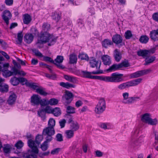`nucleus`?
<instances>
[{"label": "nucleus", "mask_w": 158, "mask_h": 158, "mask_svg": "<svg viewBox=\"0 0 158 158\" xmlns=\"http://www.w3.org/2000/svg\"><path fill=\"white\" fill-rule=\"evenodd\" d=\"M28 145L31 149H29L27 152L23 154V158H37L39 153V150L36 147V144L32 140H29Z\"/></svg>", "instance_id": "obj_1"}, {"label": "nucleus", "mask_w": 158, "mask_h": 158, "mask_svg": "<svg viewBox=\"0 0 158 158\" xmlns=\"http://www.w3.org/2000/svg\"><path fill=\"white\" fill-rule=\"evenodd\" d=\"M38 38L45 44L48 43V45L51 46L55 44L57 38L47 32L41 31L38 36Z\"/></svg>", "instance_id": "obj_2"}, {"label": "nucleus", "mask_w": 158, "mask_h": 158, "mask_svg": "<svg viewBox=\"0 0 158 158\" xmlns=\"http://www.w3.org/2000/svg\"><path fill=\"white\" fill-rule=\"evenodd\" d=\"M123 75L118 73H112L110 76H101V81L106 82L118 83L123 81L122 77Z\"/></svg>", "instance_id": "obj_3"}, {"label": "nucleus", "mask_w": 158, "mask_h": 158, "mask_svg": "<svg viewBox=\"0 0 158 158\" xmlns=\"http://www.w3.org/2000/svg\"><path fill=\"white\" fill-rule=\"evenodd\" d=\"M102 73L100 71H96L91 72L86 71H79L75 74L78 76H80L81 77L90 79H96L101 80V76H92L91 74H97Z\"/></svg>", "instance_id": "obj_4"}, {"label": "nucleus", "mask_w": 158, "mask_h": 158, "mask_svg": "<svg viewBox=\"0 0 158 158\" xmlns=\"http://www.w3.org/2000/svg\"><path fill=\"white\" fill-rule=\"evenodd\" d=\"M142 81V79L140 78L123 83L119 85L118 88L120 90H123L130 87L136 86L141 83Z\"/></svg>", "instance_id": "obj_5"}, {"label": "nucleus", "mask_w": 158, "mask_h": 158, "mask_svg": "<svg viewBox=\"0 0 158 158\" xmlns=\"http://www.w3.org/2000/svg\"><path fill=\"white\" fill-rule=\"evenodd\" d=\"M106 108V103L105 100L103 98H101L95 107L94 111L97 114H100L105 110Z\"/></svg>", "instance_id": "obj_6"}, {"label": "nucleus", "mask_w": 158, "mask_h": 158, "mask_svg": "<svg viewBox=\"0 0 158 158\" xmlns=\"http://www.w3.org/2000/svg\"><path fill=\"white\" fill-rule=\"evenodd\" d=\"M73 97V94L69 91H66L65 94L62 97V100L65 105L69 104L72 101Z\"/></svg>", "instance_id": "obj_7"}, {"label": "nucleus", "mask_w": 158, "mask_h": 158, "mask_svg": "<svg viewBox=\"0 0 158 158\" xmlns=\"http://www.w3.org/2000/svg\"><path fill=\"white\" fill-rule=\"evenodd\" d=\"M155 50L154 49L149 50H140L137 52V54L139 56H142L143 58H146L151 54L154 53Z\"/></svg>", "instance_id": "obj_8"}, {"label": "nucleus", "mask_w": 158, "mask_h": 158, "mask_svg": "<svg viewBox=\"0 0 158 158\" xmlns=\"http://www.w3.org/2000/svg\"><path fill=\"white\" fill-rule=\"evenodd\" d=\"M101 64V62L100 60H99L93 58L89 60V64L90 67L92 68L95 67L97 69L96 71H100L99 69Z\"/></svg>", "instance_id": "obj_9"}, {"label": "nucleus", "mask_w": 158, "mask_h": 158, "mask_svg": "<svg viewBox=\"0 0 158 158\" xmlns=\"http://www.w3.org/2000/svg\"><path fill=\"white\" fill-rule=\"evenodd\" d=\"M2 17L7 25L9 23V20L12 17V14L10 11L8 10H5L2 13Z\"/></svg>", "instance_id": "obj_10"}, {"label": "nucleus", "mask_w": 158, "mask_h": 158, "mask_svg": "<svg viewBox=\"0 0 158 158\" xmlns=\"http://www.w3.org/2000/svg\"><path fill=\"white\" fill-rule=\"evenodd\" d=\"M151 71V70L150 69L139 71L132 73L131 76L132 78H136L146 74L150 72Z\"/></svg>", "instance_id": "obj_11"}, {"label": "nucleus", "mask_w": 158, "mask_h": 158, "mask_svg": "<svg viewBox=\"0 0 158 158\" xmlns=\"http://www.w3.org/2000/svg\"><path fill=\"white\" fill-rule=\"evenodd\" d=\"M63 60L64 57L63 56H57L56 58L54 60V64L60 69H64V67L61 64Z\"/></svg>", "instance_id": "obj_12"}, {"label": "nucleus", "mask_w": 158, "mask_h": 158, "mask_svg": "<svg viewBox=\"0 0 158 158\" xmlns=\"http://www.w3.org/2000/svg\"><path fill=\"white\" fill-rule=\"evenodd\" d=\"M55 134V131L53 127H48L44 128L42 132V135L44 136L46 135H53Z\"/></svg>", "instance_id": "obj_13"}, {"label": "nucleus", "mask_w": 158, "mask_h": 158, "mask_svg": "<svg viewBox=\"0 0 158 158\" xmlns=\"http://www.w3.org/2000/svg\"><path fill=\"white\" fill-rule=\"evenodd\" d=\"M139 132V131L138 128H135L133 130L132 132V137L130 142L131 145H133L135 143L136 139L135 138L137 136Z\"/></svg>", "instance_id": "obj_14"}, {"label": "nucleus", "mask_w": 158, "mask_h": 158, "mask_svg": "<svg viewBox=\"0 0 158 158\" xmlns=\"http://www.w3.org/2000/svg\"><path fill=\"white\" fill-rule=\"evenodd\" d=\"M149 36L152 40L156 41L158 40V28L150 31Z\"/></svg>", "instance_id": "obj_15"}, {"label": "nucleus", "mask_w": 158, "mask_h": 158, "mask_svg": "<svg viewBox=\"0 0 158 158\" xmlns=\"http://www.w3.org/2000/svg\"><path fill=\"white\" fill-rule=\"evenodd\" d=\"M40 98L39 95H33L31 98V102L34 105H38L40 104Z\"/></svg>", "instance_id": "obj_16"}, {"label": "nucleus", "mask_w": 158, "mask_h": 158, "mask_svg": "<svg viewBox=\"0 0 158 158\" xmlns=\"http://www.w3.org/2000/svg\"><path fill=\"white\" fill-rule=\"evenodd\" d=\"M113 42L116 44H121L123 41V38L121 36L118 34H116L112 37Z\"/></svg>", "instance_id": "obj_17"}, {"label": "nucleus", "mask_w": 158, "mask_h": 158, "mask_svg": "<svg viewBox=\"0 0 158 158\" xmlns=\"http://www.w3.org/2000/svg\"><path fill=\"white\" fill-rule=\"evenodd\" d=\"M68 123L70 124L71 130L74 131H76L79 128V126L78 123L76 122L73 121L72 119H69Z\"/></svg>", "instance_id": "obj_18"}, {"label": "nucleus", "mask_w": 158, "mask_h": 158, "mask_svg": "<svg viewBox=\"0 0 158 158\" xmlns=\"http://www.w3.org/2000/svg\"><path fill=\"white\" fill-rule=\"evenodd\" d=\"M101 59L104 65H109L111 64V58L108 55H104L102 56Z\"/></svg>", "instance_id": "obj_19"}, {"label": "nucleus", "mask_w": 158, "mask_h": 158, "mask_svg": "<svg viewBox=\"0 0 158 158\" xmlns=\"http://www.w3.org/2000/svg\"><path fill=\"white\" fill-rule=\"evenodd\" d=\"M11 70L13 71L12 76L19 74L21 76H24L26 75V73L22 70H19L15 67H12Z\"/></svg>", "instance_id": "obj_20"}, {"label": "nucleus", "mask_w": 158, "mask_h": 158, "mask_svg": "<svg viewBox=\"0 0 158 158\" xmlns=\"http://www.w3.org/2000/svg\"><path fill=\"white\" fill-rule=\"evenodd\" d=\"M64 78L66 80L73 83H76L78 81L76 77L70 75H64Z\"/></svg>", "instance_id": "obj_21"}, {"label": "nucleus", "mask_w": 158, "mask_h": 158, "mask_svg": "<svg viewBox=\"0 0 158 158\" xmlns=\"http://www.w3.org/2000/svg\"><path fill=\"white\" fill-rule=\"evenodd\" d=\"M24 40L27 44L31 43L33 40L34 36L32 34L26 33L24 36Z\"/></svg>", "instance_id": "obj_22"}, {"label": "nucleus", "mask_w": 158, "mask_h": 158, "mask_svg": "<svg viewBox=\"0 0 158 158\" xmlns=\"http://www.w3.org/2000/svg\"><path fill=\"white\" fill-rule=\"evenodd\" d=\"M17 96L14 93H12L10 95L7 102L10 105H12L14 104L16 100Z\"/></svg>", "instance_id": "obj_23"}, {"label": "nucleus", "mask_w": 158, "mask_h": 158, "mask_svg": "<svg viewBox=\"0 0 158 158\" xmlns=\"http://www.w3.org/2000/svg\"><path fill=\"white\" fill-rule=\"evenodd\" d=\"M121 68L119 64H113L106 70V71L110 72L119 69Z\"/></svg>", "instance_id": "obj_24"}, {"label": "nucleus", "mask_w": 158, "mask_h": 158, "mask_svg": "<svg viewBox=\"0 0 158 158\" xmlns=\"http://www.w3.org/2000/svg\"><path fill=\"white\" fill-rule=\"evenodd\" d=\"M60 85L61 86L67 89H69L71 88H75V85H74L68 82L65 83L61 82L60 83Z\"/></svg>", "instance_id": "obj_25"}, {"label": "nucleus", "mask_w": 158, "mask_h": 158, "mask_svg": "<svg viewBox=\"0 0 158 158\" xmlns=\"http://www.w3.org/2000/svg\"><path fill=\"white\" fill-rule=\"evenodd\" d=\"M142 121L151 125H156L157 123L156 119H141Z\"/></svg>", "instance_id": "obj_26"}, {"label": "nucleus", "mask_w": 158, "mask_h": 158, "mask_svg": "<svg viewBox=\"0 0 158 158\" xmlns=\"http://www.w3.org/2000/svg\"><path fill=\"white\" fill-rule=\"evenodd\" d=\"M31 17L28 14H25L23 16V21L24 24H28L31 22Z\"/></svg>", "instance_id": "obj_27"}, {"label": "nucleus", "mask_w": 158, "mask_h": 158, "mask_svg": "<svg viewBox=\"0 0 158 158\" xmlns=\"http://www.w3.org/2000/svg\"><path fill=\"white\" fill-rule=\"evenodd\" d=\"M129 94L128 93L125 92L123 94V102L125 104H130V102H129V99L130 97H128Z\"/></svg>", "instance_id": "obj_28"}, {"label": "nucleus", "mask_w": 158, "mask_h": 158, "mask_svg": "<svg viewBox=\"0 0 158 158\" xmlns=\"http://www.w3.org/2000/svg\"><path fill=\"white\" fill-rule=\"evenodd\" d=\"M65 137L67 139H70L72 138L74 136V131L71 130H66L65 131Z\"/></svg>", "instance_id": "obj_29"}, {"label": "nucleus", "mask_w": 158, "mask_h": 158, "mask_svg": "<svg viewBox=\"0 0 158 158\" xmlns=\"http://www.w3.org/2000/svg\"><path fill=\"white\" fill-rule=\"evenodd\" d=\"M155 57L154 56L147 57L145 59V63L144 64L145 65H148L152 63L155 60Z\"/></svg>", "instance_id": "obj_30"}, {"label": "nucleus", "mask_w": 158, "mask_h": 158, "mask_svg": "<svg viewBox=\"0 0 158 158\" xmlns=\"http://www.w3.org/2000/svg\"><path fill=\"white\" fill-rule=\"evenodd\" d=\"M114 56L115 60L117 62H119L122 57L121 53L117 49H115L114 51Z\"/></svg>", "instance_id": "obj_31"}, {"label": "nucleus", "mask_w": 158, "mask_h": 158, "mask_svg": "<svg viewBox=\"0 0 158 158\" xmlns=\"http://www.w3.org/2000/svg\"><path fill=\"white\" fill-rule=\"evenodd\" d=\"M52 114L56 117H58L61 114V111L59 107H55L53 108Z\"/></svg>", "instance_id": "obj_32"}, {"label": "nucleus", "mask_w": 158, "mask_h": 158, "mask_svg": "<svg viewBox=\"0 0 158 158\" xmlns=\"http://www.w3.org/2000/svg\"><path fill=\"white\" fill-rule=\"evenodd\" d=\"M113 42L111 41L108 39H106L104 40L102 43V45L105 48H107L108 46L112 45Z\"/></svg>", "instance_id": "obj_33"}, {"label": "nucleus", "mask_w": 158, "mask_h": 158, "mask_svg": "<svg viewBox=\"0 0 158 158\" xmlns=\"http://www.w3.org/2000/svg\"><path fill=\"white\" fill-rule=\"evenodd\" d=\"M99 126L100 127L104 130L110 129L111 127V124L109 123H100Z\"/></svg>", "instance_id": "obj_34"}, {"label": "nucleus", "mask_w": 158, "mask_h": 158, "mask_svg": "<svg viewBox=\"0 0 158 158\" xmlns=\"http://www.w3.org/2000/svg\"><path fill=\"white\" fill-rule=\"evenodd\" d=\"M77 61V56L74 54H72L70 55L69 63L71 64L76 63Z\"/></svg>", "instance_id": "obj_35"}, {"label": "nucleus", "mask_w": 158, "mask_h": 158, "mask_svg": "<svg viewBox=\"0 0 158 158\" xmlns=\"http://www.w3.org/2000/svg\"><path fill=\"white\" fill-rule=\"evenodd\" d=\"M36 92L42 95L46 96L48 94V93L45 91L44 89L41 86H39L37 89Z\"/></svg>", "instance_id": "obj_36"}, {"label": "nucleus", "mask_w": 158, "mask_h": 158, "mask_svg": "<svg viewBox=\"0 0 158 158\" xmlns=\"http://www.w3.org/2000/svg\"><path fill=\"white\" fill-rule=\"evenodd\" d=\"M26 84L27 86L34 89L36 90V91L37 89L39 87L37 84L34 83L27 82H26Z\"/></svg>", "instance_id": "obj_37"}, {"label": "nucleus", "mask_w": 158, "mask_h": 158, "mask_svg": "<svg viewBox=\"0 0 158 158\" xmlns=\"http://www.w3.org/2000/svg\"><path fill=\"white\" fill-rule=\"evenodd\" d=\"M61 17V14L60 12H55L53 13L52 15L53 19L57 22L60 19Z\"/></svg>", "instance_id": "obj_38"}, {"label": "nucleus", "mask_w": 158, "mask_h": 158, "mask_svg": "<svg viewBox=\"0 0 158 158\" xmlns=\"http://www.w3.org/2000/svg\"><path fill=\"white\" fill-rule=\"evenodd\" d=\"M43 139L42 135H38L36 137L35 141L32 140L35 143V144H36V147H37V146H39L40 142L43 140Z\"/></svg>", "instance_id": "obj_39"}, {"label": "nucleus", "mask_w": 158, "mask_h": 158, "mask_svg": "<svg viewBox=\"0 0 158 158\" xmlns=\"http://www.w3.org/2000/svg\"><path fill=\"white\" fill-rule=\"evenodd\" d=\"M137 117H141V118H151L152 117L150 114L147 113L143 115L141 114L140 113L138 114L137 115Z\"/></svg>", "instance_id": "obj_40"}, {"label": "nucleus", "mask_w": 158, "mask_h": 158, "mask_svg": "<svg viewBox=\"0 0 158 158\" xmlns=\"http://www.w3.org/2000/svg\"><path fill=\"white\" fill-rule=\"evenodd\" d=\"M149 38L146 35H142L139 41L142 43L146 44L148 41Z\"/></svg>", "instance_id": "obj_41"}, {"label": "nucleus", "mask_w": 158, "mask_h": 158, "mask_svg": "<svg viewBox=\"0 0 158 158\" xmlns=\"http://www.w3.org/2000/svg\"><path fill=\"white\" fill-rule=\"evenodd\" d=\"M10 81L11 84L14 86L17 85L19 83L18 78L15 77L11 78Z\"/></svg>", "instance_id": "obj_42"}, {"label": "nucleus", "mask_w": 158, "mask_h": 158, "mask_svg": "<svg viewBox=\"0 0 158 158\" xmlns=\"http://www.w3.org/2000/svg\"><path fill=\"white\" fill-rule=\"evenodd\" d=\"M8 91V86L6 84H2L0 86V91L2 92H7Z\"/></svg>", "instance_id": "obj_43"}, {"label": "nucleus", "mask_w": 158, "mask_h": 158, "mask_svg": "<svg viewBox=\"0 0 158 158\" xmlns=\"http://www.w3.org/2000/svg\"><path fill=\"white\" fill-rule=\"evenodd\" d=\"M38 115L41 118H44L46 117V114L44 109H40L38 111Z\"/></svg>", "instance_id": "obj_44"}, {"label": "nucleus", "mask_w": 158, "mask_h": 158, "mask_svg": "<svg viewBox=\"0 0 158 158\" xmlns=\"http://www.w3.org/2000/svg\"><path fill=\"white\" fill-rule=\"evenodd\" d=\"M78 57L82 60H85L88 61L89 59V57L88 55L85 53H81L78 55Z\"/></svg>", "instance_id": "obj_45"}, {"label": "nucleus", "mask_w": 158, "mask_h": 158, "mask_svg": "<svg viewBox=\"0 0 158 158\" xmlns=\"http://www.w3.org/2000/svg\"><path fill=\"white\" fill-rule=\"evenodd\" d=\"M23 35L22 31H21L18 33L17 35L18 40L17 41L18 44H20L22 42L23 40Z\"/></svg>", "instance_id": "obj_46"}, {"label": "nucleus", "mask_w": 158, "mask_h": 158, "mask_svg": "<svg viewBox=\"0 0 158 158\" xmlns=\"http://www.w3.org/2000/svg\"><path fill=\"white\" fill-rule=\"evenodd\" d=\"M46 114H52L53 108L50 106H48L44 109Z\"/></svg>", "instance_id": "obj_47"}, {"label": "nucleus", "mask_w": 158, "mask_h": 158, "mask_svg": "<svg viewBox=\"0 0 158 158\" xmlns=\"http://www.w3.org/2000/svg\"><path fill=\"white\" fill-rule=\"evenodd\" d=\"M58 102L57 99L52 98L48 100V104L51 105H56Z\"/></svg>", "instance_id": "obj_48"}, {"label": "nucleus", "mask_w": 158, "mask_h": 158, "mask_svg": "<svg viewBox=\"0 0 158 158\" xmlns=\"http://www.w3.org/2000/svg\"><path fill=\"white\" fill-rule=\"evenodd\" d=\"M66 111L67 113H74L75 112V108L71 106H69L67 107Z\"/></svg>", "instance_id": "obj_49"}, {"label": "nucleus", "mask_w": 158, "mask_h": 158, "mask_svg": "<svg viewBox=\"0 0 158 158\" xmlns=\"http://www.w3.org/2000/svg\"><path fill=\"white\" fill-rule=\"evenodd\" d=\"M44 44L45 43L43 42L41 40L38 38L37 42L36 43L35 45L38 48H41L43 47V44Z\"/></svg>", "instance_id": "obj_50"}, {"label": "nucleus", "mask_w": 158, "mask_h": 158, "mask_svg": "<svg viewBox=\"0 0 158 158\" xmlns=\"http://www.w3.org/2000/svg\"><path fill=\"white\" fill-rule=\"evenodd\" d=\"M11 147L9 144H6L4 145L3 148L4 152L6 153H8L10 151Z\"/></svg>", "instance_id": "obj_51"}, {"label": "nucleus", "mask_w": 158, "mask_h": 158, "mask_svg": "<svg viewBox=\"0 0 158 158\" xmlns=\"http://www.w3.org/2000/svg\"><path fill=\"white\" fill-rule=\"evenodd\" d=\"M50 29V26L48 24L44 23L42 26L43 31L44 32H47Z\"/></svg>", "instance_id": "obj_52"}, {"label": "nucleus", "mask_w": 158, "mask_h": 158, "mask_svg": "<svg viewBox=\"0 0 158 158\" xmlns=\"http://www.w3.org/2000/svg\"><path fill=\"white\" fill-rule=\"evenodd\" d=\"M124 35L126 39H129L132 36V35L131 31L127 30L125 33Z\"/></svg>", "instance_id": "obj_53"}, {"label": "nucleus", "mask_w": 158, "mask_h": 158, "mask_svg": "<svg viewBox=\"0 0 158 158\" xmlns=\"http://www.w3.org/2000/svg\"><path fill=\"white\" fill-rule=\"evenodd\" d=\"M40 104L41 106H44L49 105L48 100L45 99H40Z\"/></svg>", "instance_id": "obj_54"}, {"label": "nucleus", "mask_w": 158, "mask_h": 158, "mask_svg": "<svg viewBox=\"0 0 158 158\" xmlns=\"http://www.w3.org/2000/svg\"><path fill=\"white\" fill-rule=\"evenodd\" d=\"M48 127H53L55 125V121L54 119H49L48 122Z\"/></svg>", "instance_id": "obj_55"}, {"label": "nucleus", "mask_w": 158, "mask_h": 158, "mask_svg": "<svg viewBox=\"0 0 158 158\" xmlns=\"http://www.w3.org/2000/svg\"><path fill=\"white\" fill-rule=\"evenodd\" d=\"M121 68L123 67H126L129 66L128 62L127 61H125L122 62L121 63L119 64Z\"/></svg>", "instance_id": "obj_56"}, {"label": "nucleus", "mask_w": 158, "mask_h": 158, "mask_svg": "<svg viewBox=\"0 0 158 158\" xmlns=\"http://www.w3.org/2000/svg\"><path fill=\"white\" fill-rule=\"evenodd\" d=\"M23 143L22 141L20 140L15 144V146L17 149H19L23 146Z\"/></svg>", "instance_id": "obj_57"}, {"label": "nucleus", "mask_w": 158, "mask_h": 158, "mask_svg": "<svg viewBox=\"0 0 158 158\" xmlns=\"http://www.w3.org/2000/svg\"><path fill=\"white\" fill-rule=\"evenodd\" d=\"M33 52L36 56H38L40 57H43L42 54L39 50L35 49H33Z\"/></svg>", "instance_id": "obj_58"}, {"label": "nucleus", "mask_w": 158, "mask_h": 158, "mask_svg": "<svg viewBox=\"0 0 158 158\" xmlns=\"http://www.w3.org/2000/svg\"><path fill=\"white\" fill-rule=\"evenodd\" d=\"M104 154L103 152L98 150H97L95 152V156L97 157H101L103 156Z\"/></svg>", "instance_id": "obj_59"}, {"label": "nucleus", "mask_w": 158, "mask_h": 158, "mask_svg": "<svg viewBox=\"0 0 158 158\" xmlns=\"http://www.w3.org/2000/svg\"><path fill=\"white\" fill-rule=\"evenodd\" d=\"M48 143L45 141L41 146V148L44 151H46L48 148Z\"/></svg>", "instance_id": "obj_60"}, {"label": "nucleus", "mask_w": 158, "mask_h": 158, "mask_svg": "<svg viewBox=\"0 0 158 158\" xmlns=\"http://www.w3.org/2000/svg\"><path fill=\"white\" fill-rule=\"evenodd\" d=\"M44 60L45 61H48L51 63L54 64V60L51 57L48 56H43Z\"/></svg>", "instance_id": "obj_61"}, {"label": "nucleus", "mask_w": 158, "mask_h": 158, "mask_svg": "<svg viewBox=\"0 0 158 158\" xmlns=\"http://www.w3.org/2000/svg\"><path fill=\"white\" fill-rule=\"evenodd\" d=\"M56 140L58 141L61 142L63 141V136L61 134L58 133L56 135Z\"/></svg>", "instance_id": "obj_62"}, {"label": "nucleus", "mask_w": 158, "mask_h": 158, "mask_svg": "<svg viewBox=\"0 0 158 158\" xmlns=\"http://www.w3.org/2000/svg\"><path fill=\"white\" fill-rule=\"evenodd\" d=\"M139 99L140 98L138 97H131L129 99L130 100L129 102H130V104H131L135 101L139 100Z\"/></svg>", "instance_id": "obj_63"}, {"label": "nucleus", "mask_w": 158, "mask_h": 158, "mask_svg": "<svg viewBox=\"0 0 158 158\" xmlns=\"http://www.w3.org/2000/svg\"><path fill=\"white\" fill-rule=\"evenodd\" d=\"M66 123V121L65 119H62L60 120L59 122V123L61 128H63L64 127Z\"/></svg>", "instance_id": "obj_64"}]
</instances>
